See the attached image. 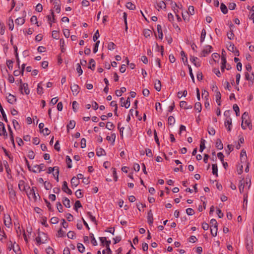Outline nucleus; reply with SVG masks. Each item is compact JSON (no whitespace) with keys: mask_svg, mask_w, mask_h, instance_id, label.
Wrapping results in <instances>:
<instances>
[{"mask_svg":"<svg viewBox=\"0 0 254 254\" xmlns=\"http://www.w3.org/2000/svg\"><path fill=\"white\" fill-rule=\"evenodd\" d=\"M241 127L244 129H246L248 128L250 129L252 128V125L247 112H245L242 115Z\"/></svg>","mask_w":254,"mask_h":254,"instance_id":"1","label":"nucleus"},{"mask_svg":"<svg viewBox=\"0 0 254 254\" xmlns=\"http://www.w3.org/2000/svg\"><path fill=\"white\" fill-rule=\"evenodd\" d=\"M240 161L241 163L242 164L240 165V172H239V174H241L242 171V169L243 167V165H246L248 164L249 163L247 162V156L246 151L242 150L240 153Z\"/></svg>","mask_w":254,"mask_h":254,"instance_id":"2","label":"nucleus"},{"mask_svg":"<svg viewBox=\"0 0 254 254\" xmlns=\"http://www.w3.org/2000/svg\"><path fill=\"white\" fill-rule=\"evenodd\" d=\"M35 189L36 188L34 187H33L32 189L30 188L26 191V193L29 199H31L34 201H36L37 199V197H40V196L38 193H35Z\"/></svg>","mask_w":254,"mask_h":254,"instance_id":"3","label":"nucleus"},{"mask_svg":"<svg viewBox=\"0 0 254 254\" xmlns=\"http://www.w3.org/2000/svg\"><path fill=\"white\" fill-rule=\"evenodd\" d=\"M228 50L234 54L235 56H239V51L237 50L235 45L231 42H229L227 44Z\"/></svg>","mask_w":254,"mask_h":254,"instance_id":"4","label":"nucleus"},{"mask_svg":"<svg viewBox=\"0 0 254 254\" xmlns=\"http://www.w3.org/2000/svg\"><path fill=\"white\" fill-rule=\"evenodd\" d=\"M3 220L5 226L9 228L12 224L11 219L10 215L8 214H4L3 216Z\"/></svg>","mask_w":254,"mask_h":254,"instance_id":"5","label":"nucleus"},{"mask_svg":"<svg viewBox=\"0 0 254 254\" xmlns=\"http://www.w3.org/2000/svg\"><path fill=\"white\" fill-rule=\"evenodd\" d=\"M20 90L22 94L24 93L25 94L28 95L30 92L28 84L25 83L21 84L20 86Z\"/></svg>","mask_w":254,"mask_h":254,"instance_id":"6","label":"nucleus"},{"mask_svg":"<svg viewBox=\"0 0 254 254\" xmlns=\"http://www.w3.org/2000/svg\"><path fill=\"white\" fill-rule=\"evenodd\" d=\"M45 165L44 164H41L40 165H36L34 166L33 169L31 170L34 173L40 172L44 170Z\"/></svg>","mask_w":254,"mask_h":254,"instance_id":"7","label":"nucleus"},{"mask_svg":"<svg viewBox=\"0 0 254 254\" xmlns=\"http://www.w3.org/2000/svg\"><path fill=\"white\" fill-rule=\"evenodd\" d=\"M0 135L3 136L4 138L7 137V134L4 127V125L2 122H0Z\"/></svg>","mask_w":254,"mask_h":254,"instance_id":"8","label":"nucleus"},{"mask_svg":"<svg viewBox=\"0 0 254 254\" xmlns=\"http://www.w3.org/2000/svg\"><path fill=\"white\" fill-rule=\"evenodd\" d=\"M225 126L227 128L228 131H231L232 126V119L230 117H227L225 120Z\"/></svg>","mask_w":254,"mask_h":254,"instance_id":"9","label":"nucleus"},{"mask_svg":"<svg viewBox=\"0 0 254 254\" xmlns=\"http://www.w3.org/2000/svg\"><path fill=\"white\" fill-rule=\"evenodd\" d=\"M18 187L21 191H26L30 188V187L28 185H25L24 182L22 181H20L18 184Z\"/></svg>","mask_w":254,"mask_h":254,"instance_id":"10","label":"nucleus"},{"mask_svg":"<svg viewBox=\"0 0 254 254\" xmlns=\"http://www.w3.org/2000/svg\"><path fill=\"white\" fill-rule=\"evenodd\" d=\"M62 190L64 192L67 193L68 194H72V191L70 189H69L68 188L67 183V182L66 181H64L63 182V186H62Z\"/></svg>","mask_w":254,"mask_h":254,"instance_id":"11","label":"nucleus"},{"mask_svg":"<svg viewBox=\"0 0 254 254\" xmlns=\"http://www.w3.org/2000/svg\"><path fill=\"white\" fill-rule=\"evenodd\" d=\"M70 89L73 95H77L79 92V87L77 84H74L71 85Z\"/></svg>","mask_w":254,"mask_h":254,"instance_id":"12","label":"nucleus"},{"mask_svg":"<svg viewBox=\"0 0 254 254\" xmlns=\"http://www.w3.org/2000/svg\"><path fill=\"white\" fill-rule=\"evenodd\" d=\"M190 61L196 67H199L200 66V63L197 57H191Z\"/></svg>","mask_w":254,"mask_h":254,"instance_id":"13","label":"nucleus"},{"mask_svg":"<svg viewBox=\"0 0 254 254\" xmlns=\"http://www.w3.org/2000/svg\"><path fill=\"white\" fill-rule=\"evenodd\" d=\"M251 177L249 175H248L245 180H243V182H244L245 186L246 187V188H247L248 189H249L251 186Z\"/></svg>","mask_w":254,"mask_h":254,"instance_id":"14","label":"nucleus"},{"mask_svg":"<svg viewBox=\"0 0 254 254\" xmlns=\"http://www.w3.org/2000/svg\"><path fill=\"white\" fill-rule=\"evenodd\" d=\"M147 222L150 225H152L153 222V217L151 210H150L147 214Z\"/></svg>","mask_w":254,"mask_h":254,"instance_id":"15","label":"nucleus"},{"mask_svg":"<svg viewBox=\"0 0 254 254\" xmlns=\"http://www.w3.org/2000/svg\"><path fill=\"white\" fill-rule=\"evenodd\" d=\"M7 100L9 103L13 104L16 102V98L13 95L9 94L7 97Z\"/></svg>","mask_w":254,"mask_h":254,"instance_id":"16","label":"nucleus"},{"mask_svg":"<svg viewBox=\"0 0 254 254\" xmlns=\"http://www.w3.org/2000/svg\"><path fill=\"white\" fill-rule=\"evenodd\" d=\"M216 102L218 106L221 105V93L219 91L215 93Z\"/></svg>","mask_w":254,"mask_h":254,"instance_id":"17","label":"nucleus"},{"mask_svg":"<svg viewBox=\"0 0 254 254\" xmlns=\"http://www.w3.org/2000/svg\"><path fill=\"white\" fill-rule=\"evenodd\" d=\"M9 194L11 200L12 202H14L16 199V193L15 191L12 189H11L10 190L9 189Z\"/></svg>","mask_w":254,"mask_h":254,"instance_id":"18","label":"nucleus"},{"mask_svg":"<svg viewBox=\"0 0 254 254\" xmlns=\"http://www.w3.org/2000/svg\"><path fill=\"white\" fill-rule=\"evenodd\" d=\"M54 8L56 12L58 13H59L61 11V1L60 0L55 1L54 2Z\"/></svg>","mask_w":254,"mask_h":254,"instance_id":"19","label":"nucleus"},{"mask_svg":"<svg viewBox=\"0 0 254 254\" xmlns=\"http://www.w3.org/2000/svg\"><path fill=\"white\" fill-rule=\"evenodd\" d=\"M245 77L246 79L248 80V81L253 82L254 79V75L253 72H247L245 74Z\"/></svg>","mask_w":254,"mask_h":254,"instance_id":"20","label":"nucleus"},{"mask_svg":"<svg viewBox=\"0 0 254 254\" xmlns=\"http://www.w3.org/2000/svg\"><path fill=\"white\" fill-rule=\"evenodd\" d=\"M79 184L78 179L75 177H73L71 180V184L72 187H77Z\"/></svg>","mask_w":254,"mask_h":254,"instance_id":"21","label":"nucleus"},{"mask_svg":"<svg viewBox=\"0 0 254 254\" xmlns=\"http://www.w3.org/2000/svg\"><path fill=\"white\" fill-rule=\"evenodd\" d=\"M175 124V118L173 116H171L168 119V125L169 127H173Z\"/></svg>","mask_w":254,"mask_h":254,"instance_id":"22","label":"nucleus"},{"mask_svg":"<svg viewBox=\"0 0 254 254\" xmlns=\"http://www.w3.org/2000/svg\"><path fill=\"white\" fill-rule=\"evenodd\" d=\"M154 88L155 89L158 91H160L161 89V82L159 80H156L154 82Z\"/></svg>","mask_w":254,"mask_h":254,"instance_id":"23","label":"nucleus"},{"mask_svg":"<svg viewBox=\"0 0 254 254\" xmlns=\"http://www.w3.org/2000/svg\"><path fill=\"white\" fill-rule=\"evenodd\" d=\"M157 32L158 34V38L159 39L162 40L163 38V32L161 28V26L160 25H158L157 26Z\"/></svg>","mask_w":254,"mask_h":254,"instance_id":"24","label":"nucleus"},{"mask_svg":"<svg viewBox=\"0 0 254 254\" xmlns=\"http://www.w3.org/2000/svg\"><path fill=\"white\" fill-rule=\"evenodd\" d=\"M126 91V88L123 87L120 90H117L115 92L116 95L117 96H121L122 94Z\"/></svg>","mask_w":254,"mask_h":254,"instance_id":"25","label":"nucleus"},{"mask_svg":"<svg viewBox=\"0 0 254 254\" xmlns=\"http://www.w3.org/2000/svg\"><path fill=\"white\" fill-rule=\"evenodd\" d=\"M54 171H56V174H59V168L58 167H49L48 168V173L50 174Z\"/></svg>","mask_w":254,"mask_h":254,"instance_id":"26","label":"nucleus"},{"mask_svg":"<svg viewBox=\"0 0 254 254\" xmlns=\"http://www.w3.org/2000/svg\"><path fill=\"white\" fill-rule=\"evenodd\" d=\"M212 48V47L210 45H206L204 48V49L203 50V53H204V56H205V54H208L209 53L211 52V49Z\"/></svg>","mask_w":254,"mask_h":254,"instance_id":"27","label":"nucleus"},{"mask_svg":"<svg viewBox=\"0 0 254 254\" xmlns=\"http://www.w3.org/2000/svg\"><path fill=\"white\" fill-rule=\"evenodd\" d=\"M75 126V122L74 121H70L69 124L67 125V131H69V129H73Z\"/></svg>","mask_w":254,"mask_h":254,"instance_id":"28","label":"nucleus"},{"mask_svg":"<svg viewBox=\"0 0 254 254\" xmlns=\"http://www.w3.org/2000/svg\"><path fill=\"white\" fill-rule=\"evenodd\" d=\"M63 202L64 205L67 208H69L70 207V200L67 197H64V200H63Z\"/></svg>","mask_w":254,"mask_h":254,"instance_id":"29","label":"nucleus"},{"mask_svg":"<svg viewBox=\"0 0 254 254\" xmlns=\"http://www.w3.org/2000/svg\"><path fill=\"white\" fill-rule=\"evenodd\" d=\"M246 188L244 185V182H243V179L241 180L240 182L239 185V190L241 193H242L244 191V189Z\"/></svg>","mask_w":254,"mask_h":254,"instance_id":"30","label":"nucleus"},{"mask_svg":"<svg viewBox=\"0 0 254 254\" xmlns=\"http://www.w3.org/2000/svg\"><path fill=\"white\" fill-rule=\"evenodd\" d=\"M217 227H210L211 234L213 237L217 235Z\"/></svg>","mask_w":254,"mask_h":254,"instance_id":"31","label":"nucleus"},{"mask_svg":"<svg viewBox=\"0 0 254 254\" xmlns=\"http://www.w3.org/2000/svg\"><path fill=\"white\" fill-rule=\"evenodd\" d=\"M176 165H179V167H176V172L181 171H183V167L181 165V163L178 160H176Z\"/></svg>","mask_w":254,"mask_h":254,"instance_id":"32","label":"nucleus"},{"mask_svg":"<svg viewBox=\"0 0 254 254\" xmlns=\"http://www.w3.org/2000/svg\"><path fill=\"white\" fill-rule=\"evenodd\" d=\"M212 173L213 175L218 176V168L216 164H212Z\"/></svg>","mask_w":254,"mask_h":254,"instance_id":"33","label":"nucleus"},{"mask_svg":"<svg viewBox=\"0 0 254 254\" xmlns=\"http://www.w3.org/2000/svg\"><path fill=\"white\" fill-rule=\"evenodd\" d=\"M157 7H158V10H159V9H162L163 8H165L166 7V3L163 1H160L157 4Z\"/></svg>","mask_w":254,"mask_h":254,"instance_id":"34","label":"nucleus"},{"mask_svg":"<svg viewBox=\"0 0 254 254\" xmlns=\"http://www.w3.org/2000/svg\"><path fill=\"white\" fill-rule=\"evenodd\" d=\"M126 6L127 8L130 10H134L135 9V5L131 2H127Z\"/></svg>","mask_w":254,"mask_h":254,"instance_id":"35","label":"nucleus"},{"mask_svg":"<svg viewBox=\"0 0 254 254\" xmlns=\"http://www.w3.org/2000/svg\"><path fill=\"white\" fill-rule=\"evenodd\" d=\"M220 9L221 11L224 14H226L228 12V9L227 6L223 3H221L220 5Z\"/></svg>","mask_w":254,"mask_h":254,"instance_id":"36","label":"nucleus"},{"mask_svg":"<svg viewBox=\"0 0 254 254\" xmlns=\"http://www.w3.org/2000/svg\"><path fill=\"white\" fill-rule=\"evenodd\" d=\"M87 215L88 216V217L90 218V219L96 225L97 224V221L96 220V219H95V217L94 216H93L91 213L90 212H88L87 213Z\"/></svg>","mask_w":254,"mask_h":254,"instance_id":"37","label":"nucleus"},{"mask_svg":"<svg viewBox=\"0 0 254 254\" xmlns=\"http://www.w3.org/2000/svg\"><path fill=\"white\" fill-rule=\"evenodd\" d=\"M24 22V19L21 17H19L15 20V23L17 25H22Z\"/></svg>","mask_w":254,"mask_h":254,"instance_id":"38","label":"nucleus"},{"mask_svg":"<svg viewBox=\"0 0 254 254\" xmlns=\"http://www.w3.org/2000/svg\"><path fill=\"white\" fill-rule=\"evenodd\" d=\"M111 138L113 139L112 144H114L116 138L115 133H112L111 136H107L106 137V139L108 141H110L111 140Z\"/></svg>","mask_w":254,"mask_h":254,"instance_id":"39","label":"nucleus"},{"mask_svg":"<svg viewBox=\"0 0 254 254\" xmlns=\"http://www.w3.org/2000/svg\"><path fill=\"white\" fill-rule=\"evenodd\" d=\"M89 64H91V65L89 66L88 68L92 70H94L95 66V61L93 59H90L89 61Z\"/></svg>","mask_w":254,"mask_h":254,"instance_id":"40","label":"nucleus"},{"mask_svg":"<svg viewBox=\"0 0 254 254\" xmlns=\"http://www.w3.org/2000/svg\"><path fill=\"white\" fill-rule=\"evenodd\" d=\"M122 106H125L126 108H128L130 106V99L129 97H128L126 100V102H124L123 104H122Z\"/></svg>","mask_w":254,"mask_h":254,"instance_id":"41","label":"nucleus"},{"mask_svg":"<svg viewBox=\"0 0 254 254\" xmlns=\"http://www.w3.org/2000/svg\"><path fill=\"white\" fill-rule=\"evenodd\" d=\"M206 31L205 29H203L201 31V36H200V42L202 43L204 41L205 36H206Z\"/></svg>","mask_w":254,"mask_h":254,"instance_id":"42","label":"nucleus"},{"mask_svg":"<svg viewBox=\"0 0 254 254\" xmlns=\"http://www.w3.org/2000/svg\"><path fill=\"white\" fill-rule=\"evenodd\" d=\"M77 249L79 252L80 253H83L84 252L85 248L84 246L80 243L77 244Z\"/></svg>","mask_w":254,"mask_h":254,"instance_id":"43","label":"nucleus"},{"mask_svg":"<svg viewBox=\"0 0 254 254\" xmlns=\"http://www.w3.org/2000/svg\"><path fill=\"white\" fill-rule=\"evenodd\" d=\"M115 126L114 124L110 122H108L106 126V127L109 130H112L114 128Z\"/></svg>","mask_w":254,"mask_h":254,"instance_id":"44","label":"nucleus"},{"mask_svg":"<svg viewBox=\"0 0 254 254\" xmlns=\"http://www.w3.org/2000/svg\"><path fill=\"white\" fill-rule=\"evenodd\" d=\"M66 162L67 165V167L68 168H71L72 167V165L71 164V159L68 156H66Z\"/></svg>","mask_w":254,"mask_h":254,"instance_id":"45","label":"nucleus"},{"mask_svg":"<svg viewBox=\"0 0 254 254\" xmlns=\"http://www.w3.org/2000/svg\"><path fill=\"white\" fill-rule=\"evenodd\" d=\"M234 111L236 113V115L237 116H239V108L237 104H234L233 107Z\"/></svg>","mask_w":254,"mask_h":254,"instance_id":"46","label":"nucleus"},{"mask_svg":"<svg viewBox=\"0 0 254 254\" xmlns=\"http://www.w3.org/2000/svg\"><path fill=\"white\" fill-rule=\"evenodd\" d=\"M144 35L145 37L147 38L148 37H150L151 34H152V32L151 30L149 29H145L143 31Z\"/></svg>","mask_w":254,"mask_h":254,"instance_id":"47","label":"nucleus"},{"mask_svg":"<svg viewBox=\"0 0 254 254\" xmlns=\"http://www.w3.org/2000/svg\"><path fill=\"white\" fill-rule=\"evenodd\" d=\"M194 108L196 110L200 112L201 110V105L199 102H197L195 104Z\"/></svg>","mask_w":254,"mask_h":254,"instance_id":"48","label":"nucleus"},{"mask_svg":"<svg viewBox=\"0 0 254 254\" xmlns=\"http://www.w3.org/2000/svg\"><path fill=\"white\" fill-rule=\"evenodd\" d=\"M8 27L9 29L11 30H12L14 27L13 21L11 18H9L8 19Z\"/></svg>","mask_w":254,"mask_h":254,"instance_id":"49","label":"nucleus"},{"mask_svg":"<svg viewBox=\"0 0 254 254\" xmlns=\"http://www.w3.org/2000/svg\"><path fill=\"white\" fill-rule=\"evenodd\" d=\"M64 235H65L64 232L62 229V228L60 229V230L58 231L57 236L58 237H64Z\"/></svg>","mask_w":254,"mask_h":254,"instance_id":"50","label":"nucleus"},{"mask_svg":"<svg viewBox=\"0 0 254 254\" xmlns=\"http://www.w3.org/2000/svg\"><path fill=\"white\" fill-rule=\"evenodd\" d=\"M41 83H39L37 87V93L38 94H42L43 93V88L41 86Z\"/></svg>","mask_w":254,"mask_h":254,"instance_id":"51","label":"nucleus"},{"mask_svg":"<svg viewBox=\"0 0 254 254\" xmlns=\"http://www.w3.org/2000/svg\"><path fill=\"white\" fill-rule=\"evenodd\" d=\"M216 146L218 149H222L223 148V144L220 140H218L216 143Z\"/></svg>","mask_w":254,"mask_h":254,"instance_id":"52","label":"nucleus"},{"mask_svg":"<svg viewBox=\"0 0 254 254\" xmlns=\"http://www.w3.org/2000/svg\"><path fill=\"white\" fill-rule=\"evenodd\" d=\"M181 56H182V61L184 62V63L185 64L186 63H188V59H187V57L186 56V55L185 54V53L183 51H182L181 52Z\"/></svg>","mask_w":254,"mask_h":254,"instance_id":"53","label":"nucleus"},{"mask_svg":"<svg viewBox=\"0 0 254 254\" xmlns=\"http://www.w3.org/2000/svg\"><path fill=\"white\" fill-rule=\"evenodd\" d=\"M116 45L113 42H110L108 45V49L112 50L115 49Z\"/></svg>","mask_w":254,"mask_h":254,"instance_id":"54","label":"nucleus"},{"mask_svg":"<svg viewBox=\"0 0 254 254\" xmlns=\"http://www.w3.org/2000/svg\"><path fill=\"white\" fill-rule=\"evenodd\" d=\"M45 188L47 190H50L52 188V185L50 182H45L44 183Z\"/></svg>","mask_w":254,"mask_h":254,"instance_id":"55","label":"nucleus"},{"mask_svg":"<svg viewBox=\"0 0 254 254\" xmlns=\"http://www.w3.org/2000/svg\"><path fill=\"white\" fill-rule=\"evenodd\" d=\"M78 103L76 101H74L72 103V109L74 112H77V109L78 108Z\"/></svg>","mask_w":254,"mask_h":254,"instance_id":"56","label":"nucleus"},{"mask_svg":"<svg viewBox=\"0 0 254 254\" xmlns=\"http://www.w3.org/2000/svg\"><path fill=\"white\" fill-rule=\"evenodd\" d=\"M188 13L191 15L194 14V8L193 6H190L189 7Z\"/></svg>","mask_w":254,"mask_h":254,"instance_id":"57","label":"nucleus"},{"mask_svg":"<svg viewBox=\"0 0 254 254\" xmlns=\"http://www.w3.org/2000/svg\"><path fill=\"white\" fill-rule=\"evenodd\" d=\"M81 207H82V205H81V204L80 201H79V200L76 201L75 202V204H74V208H75V210L77 211V208Z\"/></svg>","mask_w":254,"mask_h":254,"instance_id":"58","label":"nucleus"},{"mask_svg":"<svg viewBox=\"0 0 254 254\" xmlns=\"http://www.w3.org/2000/svg\"><path fill=\"white\" fill-rule=\"evenodd\" d=\"M90 238L91 239V243L93 244V245L97 246V241L95 240L93 234H90Z\"/></svg>","mask_w":254,"mask_h":254,"instance_id":"59","label":"nucleus"},{"mask_svg":"<svg viewBox=\"0 0 254 254\" xmlns=\"http://www.w3.org/2000/svg\"><path fill=\"white\" fill-rule=\"evenodd\" d=\"M99 36H100V35H99V31H98V30H97L95 32V33L93 36V41L94 42L96 41V40L99 38Z\"/></svg>","mask_w":254,"mask_h":254,"instance_id":"60","label":"nucleus"},{"mask_svg":"<svg viewBox=\"0 0 254 254\" xmlns=\"http://www.w3.org/2000/svg\"><path fill=\"white\" fill-rule=\"evenodd\" d=\"M105 153V151L104 149L100 148L99 150H97L96 154L98 156L103 155Z\"/></svg>","mask_w":254,"mask_h":254,"instance_id":"61","label":"nucleus"},{"mask_svg":"<svg viewBox=\"0 0 254 254\" xmlns=\"http://www.w3.org/2000/svg\"><path fill=\"white\" fill-rule=\"evenodd\" d=\"M75 194L76 196L78 198H81L83 196L82 193L81 192L80 190H78L77 191H76Z\"/></svg>","mask_w":254,"mask_h":254,"instance_id":"62","label":"nucleus"},{"mask_svg":"<svg viewBox=\"0 0 254 254\" xmlns=\"http://www.w3.org/2000/svg\"><path fill=\"white\" fill-rule=\"evenodd\" d=\"M74 235H75V233L73 231H69L68 233H67V236L68 238L69 239H73L74 237Z\"/></svg>","mask_w":254,"mask_h":254,"instance_id":"63","label":"nucleus"},{"mask_svg":"<svg viewBox=\"0 0 254 254\" xmlns=\"http://www.w3.org/2000/svg\"><path fill=\"white\" fill-rule=\"evenodd\" d=\"M249 18L251 20H253L254 23V11L251 10L250 13Z\"/></svg>","mask_w":254,"mask_h":254,"instance_id":"64","label":"nucleus"}]
</instances>
